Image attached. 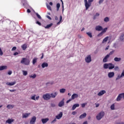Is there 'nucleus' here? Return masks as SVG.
<instances>
[{
    "instance_id": "f257e3e1",
    "label": "nucleus",
    "mask_w": 124,
    "mask_h": 124,
    "mask_svg": "<svg viewBox=\"0 0 124 124\" xmlns=\"http://www.w3.org/2000/svg\"><path fill=\"white\" fill-rule=\"evenodd\" d=\"M93 1V0H84V3L86 10H88L90 7L92 6V2Z\"/></svg>"
},
{
    "instance_id": "f03ea898",
    "label": "nucleus",
    "mask_w": 124,
    "mask_h": 124,
    "mask_svg": "<svg viewBox=\"0 0 124 124\" xmlns=\"http://www.w3.org/2000/svg\"><path fill=\"white\" fill-rule=\"evenodd\" d=\"M104 68L105 69H107L108 68L110 70L111 69H113L115 68V65H114L112 63H105L104 64Z\"/></svg>"
},
{
    "instance_id": "7ed1b4c3",
    "label": "nucleus",
    "mask_w": 124,
    "mask_h": 124,
    "mask_svg": "<svg viewBox=\"0 0 124 124\" xmlns=\"http://www.w3.org/2000/svg\"><path fill=\"white\" fill-rule=\"evenodd\" d=\"M22 64H25V65H30L31 61L30 59L27 58H23L20 62Z\"/></svg>"
},
{
    "instance_id": "20e7f679",
    "label": "nucleus",
    "mask_w": 124,
    "mask_h": 124,
    "mask_svg": "<svg viewBox=\"0 0 124 124\" xmlns=\"http://www.w3.org/2000/svg\"><path fill=\"white\" fill-rule=\"evenodd\" d=\"M104 115H105V113L104 112V111H101L96 116L97 120H98V121H100V119H101L102 118H103V117H104Z\"/></svg>"
},
{
    "instance_id": "39448f33",
    "label": "nucleus",
    "mask_w": 124,
    "mask_h": 124,
    "mask_svg": "<svg viewBox=\"0 0 124 124\" xmlns=\"http://www.w3.org/2000/svg\"><path fill=\"white\" fill-rule=\"evenodd\" d=\"M43 98L45 100H49V99L51 98V95L48 93L44 94L43 96Z\"/></svg>"
},
{
    "instance_id": "423d86ee",
    "label": "nucleus",
    "mask_w": 124,
    "mask_h": 124,
    "mask_svg": "<svg viewBox=\"0 0 124 124\" xmlns=\"http://www.w3.org/2000/svg\"><path fill=\"white\" fill-rule=\"evenodd\" d=\"M36 122V117L33 116L30 121V124H35V122Z\"/></svg>"
},
{
    "instance_id": "0eeeda50",
    "label": "nucleus",
    "mask_w": 124,
    "mask_h": 124,
    "mask_svg": "<svg viewBox=\"0 0 124 124\" xmlns=\"http://www.w3.org/2000/svg\"><path fill=\"white\" fill-rule=\"evenodd\" d=\"M85 62H86L89 63L92 62V57L89 55L85 58Z\"/></svg>"
},
{
    "instance_id": "6e6552de",
    "label": "nucleus",
    "mask_w": 124,
    "mask_h": 124,
    "mask_svg": "<svg viewBox=\"0 0 124 124\" xmlns=\"http://www.w3.org/2000/svg\"><path fill=\"white\" fill-rule=\"evenodd\" d=\"M108 78H113L115 76V73L114 72H110L108 73Z\"/></svg>"
},
{
    "instance_id": "1a4fd4ad",
    "label": "nucleus",
    "mask_w": 124,
    "mask_h": 124,
    "mask_svg": "<svg viewBox=\"0 0 124 124\" xmlns=\"http://www.w3.org/2000/svg\"><path fill=\"white\" fill-rule=\"evenodd\" d=\"M64 106V99H63L58 104L59 107H62Z\"/></svg>"
},
{
    "instance_id": "9d476101",
    "label": "nucleus",
    "mask_w": 124,
    "mask_h": 124,
    "mask_svg": "<svg viewBox=\"0 0 124 124\" xmlns=\"http://www.w3.org/2000/svg\"><path fill=\"white\" fill-rule=\"evenodd\" d=\"M104 93H106V91L105 90H102L98 93L97 95H98V96H101V95H103Z\"/></svg>"
},
{
    "instance_id": "9b49d317",
    "label": "nucleus",
    "mask_w": 124,
    "mask_h": 124,
    "mask_svg": "<svg viewBox=\"0 0 124 124\" xmlns=\"http://www.w3.org/2000/svg\"><path fill=\"white\" fill-rule=\"evenodd\" d=\"M95 30H96V31H100L103 30V28H102V26L98 25V26H96Z\"/></svg>"
},
{
    "instance_id": "f8f14e48",
    "label": "nucleus",
    "mask_w": 124,
    "mask_h": 124,
    "mask_svg": "<svg viewBox=\"0 0 124 124\" xmlns=\"http://www.w3.org/2000/svg\"><path fill=\"white\" fill-rule=\"evenodd\" d=\"M62 112H61L58 115L56 116V118L57 119V120H60L62 118Z\"/></svg>"
},
{
    "instance_id": "ddd939ff",
    "label": "nucleus",
    "mask_w": 124,
    "mask_h": 124,
    "mask_svg": "<svg viewBox=\"0 0 124 124\" xmlns=\"http://www.w3.org/2000/svg\"><path fill=\"white\" fill-rule=\"evenodd\" d=\"M6 84L8 86H14V85L16 84V81H13L12 82H7Z\"/></svg>"
},
{
    "instance_id": "4468645a",
    "label": "nucleus",
    "mask_w": 124,
    "mask_h": 124,
    "mask_svg": "<svg viewBox=\"0 0 124 124\" xmlns=\"http://www.w3.org/2000/svg\"><path fill=\"white\" fill-rule=\"evenodd\" d=\"M51 97H52V98H55V97H56V96H57V95H58V93L55 92L54 93H51V94H49Z\"/></svg>"
},
{
    "instance_id": "2eb2a0df",
    "label": "nucleus",
    "mask_w": 124,
    "mask_h": 124,
    "mask_svg": "<svg viewBox=\"0 0 124 124\" xmlns=\"http://www.w3.org/2000/svg\"><path fill=\"white\" fill-rule=\"evenodd\" d=\"M48 65H49L48 64V63L46 62H43L41 65L42 68H45V67H48Z\"/></svg>"
},
{
    "instance_id": "dca6fc26",
    "label": "nucleus",
    "mask_w": 124,
    "mask_h": 124,
    "mask_svg": "<svg viewBox=\"0 0 124 124\" xmlns=\"http://www.w3.org/2000/svg\"><path fill=\"white\" fill-rule=\"evenodd\" d=\"M13 122H14V119H8L7 120H6V124H12V123H13Z\"/></svg>"
},
{
    "instance_id": "f3484780",
    "label": "nucleus",
    "mask_w": 124,
    "mask_h": 124,
    "mask_svg": "<svg viewBox=\"0 0 124 124\" xmlns=\"http://www.w3.org/2000/svg\"><path fill=\"white\" fill-rule=\"evenodd\" d=\"M49 121V118H43L41 119L43 124H46Z\"/></svg>"
},
{
    "instance_id": "a211bd4d",
    "label": "nucleus",
    "mask_w": 124,
    "mask_h": 124,
    "mask_svg": "<svg viewBox=\"0 0 124 124\" xmlns=\"http://www.w3.org/2000/svg\"><path fill=\"white\" fill-rule=\"evenodd\" d=\"M30 115H31V113H23L22 118L23 119H26V118H28Z\"/></svg>"
},
{
    "instance_id": "6ab92c4d",
    "label": "nucleus",
    "mask_w": 124,
    "mask_h": 124,
    "mask_svg": "<svg viewBox=\"0 0 124 124\" xmlns=\"http://www.w3.org/2000/svg\"><path fill=\"white\" fill-rule=\"evenodd\" d=\"M79 97V95H78V94L77 93H74L72 96V99H75V98H77L78 97Z\"/></svg>"
},
{
    "instance_id": "aec40b11",
    "label": "nucleus",
    "mask_w": 124,
    "mask_h": 124,
    "mask_svg": "<svg viewBox=\"0 0 124 124\" xmlns=\"http://www.w3.org/2000/svg\"><path fill=\"white\" fill-rule=\"evenodd\" d=\"M108 58H109V55H107L105 57V58L103 59V62H108Z\"/></svg>"
},
{
    "instance_id": "412c9836",
    "label": "nucleus",
    "mask_w": 124,
    "mask_h": 124,
    "mask_svg": "<svg viewBox=\"0 0 124 124\" xmlns=\"http://www.w3.org/2000/svg\"><path fill=\"white\" fill-rule=\"evenodd\" d=\"M86 117H87V113H84L83 114L80 115L79 119H84L86 118Z\"/></svg>"
},
{
    "instance_id": "4be33fe9",
    "label": "nucleus",
    "mask_w": 124,
    "mask_h": 124,
    "mask_svg": "<svg viewBox=\"0 0 124 124\" xmlns=\"http://www.w3.org/2000/svg\"><path fill=\"white\" fill-rule=\"evenodd\" d=\"M79 104H76L74 105L72 107V110H74L75 109H76V108H77V107H79Z\"/></svg>"
},
{
    "instance_id": "5701e85b",
    "label": "nucleus",
    "mask_w": 124,
    "mask_h": 124,
    "mask_svg": "<svg viewBox=\"0 0 124 124\" xmlns=\"http://www.w3.org/2000/svg\"><path fill=\"white\" fill-rule=\"evenodd\" d=\"M122 97H123L122 96V93L119 94L116 99L117 101H120L121 99H122Z\"/></svg>"
},
{
    "instance_id": "b1692460",
    "label": "nucleus",
    "mask_w": 124,
    "mask_h": 124,
    "mask_svg": "<svg viewBox=\"0 0 124 124\" xmlns=\"http://www.w3.org/2000/svg\"><path fill=\"white\" fill-rule=\"evenodd\" d=\"M4 69H7V66H0V71L4 70Z\"/></svg>"
},
{
    "instance_id": "393cba45",
    "label": "nucleus",
    "mask_w": 124,
    "mask_h": 124,
    "mask_svg": "<svg viewBox=\"0 0 124 124\" xmlns=\"http://www.w3.org/2000/svg\"><path fill=\"white\" fill-rule=\"evenodd\" d=\"M108 39H109V37L107 36L106 37H105L102 41V43H105V42H107V41H108Z\"/></svg>"
},
{
    "instance_id": "a878e982",
    "label": "nucleus",
    "mask_w": 124,
    "mask_h": 124,
    "mask_svg": "<svg viewBox=\"0 0 124 124\" xmlns=\"http://www.w3.org/2000/svg\"><path fill=\"white\" fill-rule=\"evenodd\" d=\"M37 62V58H33L32 60V64L34 65L35 63Z\"/></svg>"
},
{
    "instance_id": "bb28decb",
    "label": "nucleus",
    "mask_w": 124,
    "mask_h": 124,
    "mask_svg": "<svg viewBox=\"0 0 124 124\" xmlns=\"http://www.w3.org/2000/svg\"><path fill=\"white\" fill-rule=\"evenodd\" d=\"M14 108V105H8L7 106V108L8 109H12V108Z\"/></svg>"
},
{
    "instance_id": "cd10ccee",
    "label": "nucleus",
    "mask_w": 124,
    "mask_h": 124,
    "mask_svg": "<svg viewBox=\"0 0 124 124\" xmlns=\"http://www.w3.org/2000/svg\"><path fill=\"white\" fill-rule=\"evenodd\" d=\"M121 60H122V59H121V58H118V57H115L114 59V61L115 62H121Z\"/></svg>"
},
{
    "instance_id": "c85d7f7f",
    "label": "nucleus",
    "mask_w": 124,
    "mask_h": 124,
    "mask_svg": "<svg viewBox=\"0 0 124 124\" xmlns=\"http://www.w3.org/2000/svg\"><path fill=\"white\" fill-rule=\"evenodd\" d=\"M21 47L22 48V50H23L24 51H25V50H26L27 48V45L26 44H24L23 45H22L21 46Z\"/></svg>"
},
{
    "instance_id": "c756f323",
    "label": "nucleus",
    "mask_w": 124,
    "mask_h": 124,
    "mask_svg": "<svg viewBox=\"0 0 124 124\" xmlns=\"http://www.w3.org/2000/svg\"><path fill=\"white\" fill-rule=\"evenodd\" d=\"M57 7V11H59L60 10V7H61V4L60 3H58L56 5Z\"/></svg>"
},
{
    "instance_id": "7c9ffc66",
    "label": "nucleus",
    "mask_w": 124,
    "mask_h": 124,
    "mask_svg": "<svg viewBox=\"0 0 124 124\" xmlns=\"http://www.w3.org/2000/svg\"><path fill=\"white\" fill-rule=\"evenodd\" d=\"M53 26V23H50V24H48L46 25V26H45V28L46 29H49V28H51Z\"/></svg>"
},
{
    "instance_id": "2f4dec72",
    "label": "nucleus",
    "mask_w": 124,
    "mask_h": 124,
    "mask_svg": "<svg viewBox=\"0 0 124 124\" xmlns=\"http://www.w3.org/2000/svg\"><path fill=\"white\" fill-rule=\"evenodd\" d=\"M120 39L122 41H124V33H123L120 36Z\"/></svg>"
},
{
    "instance_id": "473e14b6",
    "label": "nucleus",
    "mask_w": 124,
    "mask_h": 124,
    "mask_svg": "<svg viewBox=\"0 0 124 124\" xmlns=\"http://www.w3.org/2000/svg\"><path fill=\"white\" fill-rule=\"evenodd\" d=\"M35 14H36L37 18H38V19H39L40 20H42V17H41V16H40V15H39V14H38V13H35Z\"/></svg>"
},
{
    "instance_id": "72a5a7b5",
    "label": "nucleus",
    "mask_w": 124,
    "mask_h": 124,
    "mask_svg": "<svg viewBox=\"0 0 124 124\" xmlns=\"http://www.w3.org/2000/svg\"><path fill=\"white\" fill-rule=\"evenodd\" d=\"M86 34L90 37V38H92L93 37V34H92V33L90 32H86Z\"/></svg>"
},
{
    "instance_id": "f704fd0d",
    "label": "nucleus",
    "mask_w": 124,
    "mask_h": 124,
    "mask_svg": "<svg viewBox=\"0 0 124 124\" xmlns=\"http://www.w3.org/2000/svg\"><path fill=\"white\" fill-rule=\"evenodd\" d=\"M60 92L61 93H65V89L62 88L60 90Z\"/></svg>"
},
{
    "instance_id": "c9c22d12",
    "label": "nucleus",
    "mask_w": 124,
    "mask_h": 124,
    "mask_svg": "<svg viewBox=\"0 0 124 124\" xmlns=\"http://www.w3.org/2000/svg\"><path fill=\"white\" fill-rule=\"evenodd\" d=\"M30 78H32V79H34L35 78H36V74L31 75L30 76Z\"/></svg>"
},
{
    "instance_id": "e433bc0d",
    "label": "nucleus",
    "mask_w": 124,
    "mask_h": 124,
    "mask_svg": "<svg viewBox=\"0 0 124 124\" xmlns=\"http://www.w3.org/2000/svg\"><path fill=\"white\" fill-rule=\"evenodd\" d=\"M111 110H115V104H112L110 106Z\"/></svg>"
},
{
    "instance_id": "4c0bfd02",
    "label": "nucleus",
    "mask_w": 124,
    "mask_h": 124,
    "mask_svg": "<svg viewBox=\"0 0 124 124\" xmlns=\"http://www.w3.org/2000/svg\"><path fill=\"white\" fill-rule=\"evenodd\" d=\"M62 16H60V20L59 21V22H58L57 23V25H60V24H61V22H62Z\"/></svg>"
},
{
    "instance_id": "58836bf2",
    "label": "nucleus",
    "mask_w": 124,
    "mask_h": 124,
    "mask_svg": "<svg viewBox=\"0 0 124 124\" xmlns=\"http://www.w3.org/2000/svg\"><path fill=\"white\" fill-rule=\"evenodd\" d=\"M46 7L47 9H48L49 10H52V8H51V6L49 5V4H46Z\"/></svg>"
},
{
    "instance_id": "ea45409f",
    "label": "nucleus",
    "mask_w": 124,
    "mask_h": 124,
    "mask_svg": "<svg viewBox=\"0 0 124 124\" xmlns=\"http://www.w3.org/2000/svg\"><path fill=\"white\" fill-rule=\"evenodd\" d=\"M107 30H108V28H104V29L102 30V32L103 33H105V32H106V31H107Z\"/></svg>"
},
{
    "instance_id": "a19ab883",
    "label": "nucleus",
    "mask_w": 124,
    "mask_h": 124,
    "mask_svg": "<svg viewBox=\"0 0 124 124\" xmlns=\"http://www.w3.org/2000/svg\"><path fill=\"white\" fill-rule=\"evenodd\" d=\"M104 33L103 32H101L100 33H99L98 35L97 36L98 37H100V36H102L103 35Z\"/></svg>"
},
{
    "instance_id": "79ce46f5",
    "label": "nucleus",
    "mask_w": 124,
    "mask_h": 124,
    "mask_svg": "<svg viewBox=\"0 0 124 124\" xmlns=\"http://www.w3.org/2000/svg\"><path fill=\"white\" fill-rule=\"evenodd\" d=\"M104 21L105 22H109V17H106V18H104Z\"/></svg>"
},
{
    "instance_id": "37998d69",
    "label": "nucleus",
    "mask_w": 124,
    "mask_h": 124,
    "mask_svg": "<svg viewBox=\"0 0 124 124\" xmlns=\"http://www.w3.org/2000/svg\"><path fill=\"white\" fill-rule=\"evenodd\" d=\"M23 73L24 76H27V75H28V72L27 71H23Z\"/></svg>"
},
{
    "instance_id": "c03bdc74",
    "label": "nucleus",
    "mask_w": 124,
    "mask_h": 124,
    "mask_svg": "<svg viewBox=\"0 0 124 124\" xmlns=\"http://www.w3.org/2000/svg\"><path fill=\"white\" fill-rule=\"evenodd\" d=\"M114 69L115 71H117V70H119V66H116L115 67L114 66Z\"/></svg>"
},
{
    "instance_id": "a18cd8bd",
    "label": "nucleus",
    "mask_w": 124,
    "mask_h": 124,
    "mask_svg": "<svg viewBox=\"0 0 124 124\" xmlns=\"http://www.w3.org/2000/svg\"><path fill=\"white\" fill-rule=\"evenodd\" d=\"M114 52H115V50H112V51H110L109 53V57H110V55H113V54H114Z\"/></svg>"
},
{
    "instance_id": "49530a36",
    "label": "nucleus",
    "mask_w": 124,
    "mask_h": 124,
    "mask_svg": "<svg viewBox=\"0 0 124 124\" xmlns=\"http://www.w3.org/2000/svg\"><path fill=\"white\" fill-rule=\"evenodd\" d=\"M2 55H3V52H2L1 48H0V56H2Z\"/></svg>"
},
{
    "instance_id": "de8ad7c7",
    "label": "nucleus",
    "mask_w": 124,
    "mask_h": 124,
    "mask_svg": "<svg viewBox=\"0 0 124 124\" xmlns=\"http://www.w3.org/2000/svg\"><path fill=\"white\" fill-rule=\"evenodd\" d=\"M31 99L32 100H35V95H33V96H32L31 97Z\"/></svg>"
},
{
    "instance_id": "09e8293b",
    "label": "nucleus",
    "mask_w": 124,
    "mask_h": 124,
    "mask_svg": "<svg viewBox=\"0 0 124 124\" xmlns=\"http://www.w3.org/2000/svg\"><path fill=\"white\" fill-rule=\"evenodd\" d=\"M36 24H37V25H38L39 26H41V23H40L39 21H37L36 22Z\"/></svg>"
},
{
    "instance_id": "8fccbe9b",
    "label": "nucleus",
    "mask_w": 124,
    "mask_h": 124,
    "mask_svg": "<svg viewBox=\"0 0 124 124\" xmlns=\"http://www.w3.org/2000/svg\"><path fill=\"white\" fill-rule=\"evenodd\" d=\"M16 49H17V47L16 46H14L12 48V51H15V50H16Z\"/></svg>"
},
{
    "instance_id": "3c124183",
    "label": "nucleus",
    "mask_w": 124,
    "mask_h": 124,
    "mask_svg": "<svg viewBox=\"0 0 124 124\" xmlns=\"http://www.w3.org/2000/svg\"><path fill=\"white\" fill-rule=\"evenodd\" d=\"M51 107H56V104H55L54 103H51Z\"/></svg>"
},
{
    "instance_id": "603ef678",
    "label": "nucleus",
    "mask_w": 124,
    "mask_h": 124,
    "mask_svg": "<svg viewBox=\"0 0 124 124\" xmlns=\"http://www.w3.org/2000/svg\"><path fill=\"white\" fill-rule=\"evenodd\" d=\"M103 1H104V0H100L99 1V4H101V3H102V2H103Z\"/></svg>"
},
{
    "instance_id": "864d4df0",
    "label": "nucleus",
    "mask_w": 124,
    "mask_h": 124,
    "mask_svg": "<svg viewBox=\"0 0 124 124\" xmlns=\"http://www.w3.org/2000/svg\"><path fill=\"white\" fill-rule=\"evenodd\" d=\"M9 91L11 92V93H14V92H16V90L15 89L10 90Z\"/></svg>"
},
{
    "instance_id": "5fc2aeb1",
    "label": "nucleus",
    "mask_w": 124,
    "mask_h": 124,
    "mask_svg": "<svg viewBox=\"0 0 124 124\" xmlns=\"http://www.w3.org/2000/svg\"><path fill=\"white\" fill-rule=\"evenodd\" d=\"M56 122H57V118L54 119V120L51 122V124H54V123Z\"/></svg>"
},
{
    "instance_id": "6e6d98bb",
    "label": "nucleus",
    "mask_w": 124,
    "mask_h": 124,
    "mask_svg": "<svg viewBox=\"0 0 124 124\" xmlns=\"http://www.w3.org/2000/svg\"><path fill=\"white\" fill-rule=\"evenodd\" d=\"M86 104H85V103L82 104L81 107H82V108H84V107H85Z\"/></svg>"
},
{
    "instance_id": "4d7b16f0",
    "label": "nucleus",
    "mask_w": 124,
    "mask_h": 124,
    "mask_svg": "<svg viewBox=\"0 0 124 124\" xmlns=\"http://www.w3.org/2000/svg\"><path fill=\"white\" fill-rule=\"evenodd\" d=\"M76 114H77V112H76V111H73L72 113V115H73V116L76 115Z\"/></svg>"
},
{
    "instance_id": "13d9d810",
    "label": "nucleus",
    "mask_w": 124,
    "mask_h": 124,
    "mask_svg": "<svg viewBox=\"0 0 124 124\" xmlns=\"http://www.w3.org/2000/svg\"><path fill=\"white\" fill-rule=\"evenodd\" d=\"M71 100H72V98H71V99H69L68 100H67L66 101V103H69V102H70V101H71Z\"/></svg>"
},
{
    "instance_id": "bf43d9fd",
    "label": "nucleus",
    "mask_w": 124,
    "mask_h": 124,
    "mask_svg": "<svg viewBox=\"0 0 124 124\" xmlns=\"http://www.w3.org/2000/svg\"><path fill=\"white\" fill-rule=\"evenodd\" d=\"M8 75H11V74H12V71H10L8 72Z\"/></svg>"
},
{
    "instance_id": "052dcab7",
    "label": "nucleus",
    "mask_w": 124,
    "mask_h": 124,
    "mask_svg": "<svg viewBox=\"0 0 124 124\" xmlns=\"http://www.w3.org/2000/svg\"><path fill=\"white\" fill-rule=\"evenodd\" d=\"M62 2V11H63L64 8H63V2L62 1V0H61Z\"/></svg>"
},
{
    "instance_id": "680f3d73",
    "label": "nucleus",
    "mask_w": 124,
    "mask_h": 124,
    "mask_svg": "<svg viewBox=\"0 0 124 124\" xmlns=\"http://www.w3.org/2000/svg\"><path fill=\"white\" fill-rule=\"evenodd\" d=\"M18 54H19V53L18 52H15L14 53V56H17V55H18Z\"/></svg>"
},
{
    "instance_id": "e2e57ef3",
    "label": "nucleus",
    "mask_w": 124,
    "mask_h": 124,
    "mask_svg": "<svg viewBox=\"0 0 124 124\" xmlns=\"http://www.w3.org/2000/svg\"><path fill=\"white\" fill-rule=\"evenodd\" d=\"M47 18H48L49 20H52V18H51L49 16H47Z\"/></svg>"
},
{
    "instance_id": "0e129e2a",
    "label": "nucleus",
    "mask_w": 124,
    "mask_h": 124,
    "mask_svg": "<svg viewBox=\"0 0 124 124\" xmlns=\"http://www.w3.org/2000/svg\"><path fill=\"white\" fill-rule=\"evenodd\" d=\"M35 100H38V99H39V96H37V97H36Z\"/></svg>"
},
{
    "instance_id": "69168bd1",
    "label": "nucleus",
    "mask_w": 124,
    "mask_h": 124,
    "mask_svg": "<svg viewBox=\"0 0 124 124\" xmlns=\"http://www.w3.org/2000/svg\"><path fill=\"white\" fill-rule=\"evenodd\" d=\"M27 12H28V13H31V10H30V9H28Z\"/></svg>"
},
{
    "instance_id": "338daca9",
    "label": "nucleus",
    "mask_w": 124,
    "mask_h": 124,
    "mask_svg": "<svg viewBox=\"0 0 124 124\" xmlns=\"http://www.w3.org/2000/svg\"><path fill=\"white\" fill-rule=\"evenodd\" d=\"M95 16H97V17L99 16V13H96Z\"/></svg>"
},
{
    "instance_id": "774afa93",
    "label": "nucleus",
    "mask_w": 124,
    "mask_h": 124,
    "mask_svg": "<svg viewBox=\"0 0 124 124\" xmlns=\"http://www.w3.org/2000/svg\"><path fill=\"white\" fill-rule=\"evenodd\" d=\"M122 97L124 99V93H121Z\"/></svg>"
}]
</instances>
